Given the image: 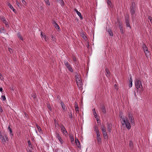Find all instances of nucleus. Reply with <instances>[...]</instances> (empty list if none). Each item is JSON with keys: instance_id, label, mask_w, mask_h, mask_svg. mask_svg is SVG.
Instances as JSON below:
<instances>
[{"instance_id": "obj_32", "label": "nucleus", "mask_w": 152, "mask_h": 152, "mask_svg": "<svg viewBox=\"0 0 152 152\" xmlns=\"http://www.w3.org/2000/svg\"><path fill=\"white\" fill-rule=\"evenodd\" d=\"M96 134V138L101 137L100 134L99 132H97Z\"/></svg>"}, {"instance_id": "obj_63", "label": "nucleus", "mask_w": 152, "mask_h": 152, "mask_svg": "<svg viewBox=\"0 0 152 152\" xmlns=\"http://www.w3.org/2000/svg\"><path fill=\"white\" fill-rule=\"evenodd\" d=\"M114 86H116V84Z\"/></svg>"}, {"instance_id": "obj_30", "label": "nucleus", "mask_w": 152, "mask_h": 152, "mask_svg": "<svg viewBox=\"0 0 152 152\" xmlns=\"http://www.w3.org/2000/svg\"><path fill=\"white\" fill-rule=\"evenodd\" d=\"M94 131H95L96 133L97 132H99L98 128L97 126H95L94 128Z\"/></svg>"}, {"instance_id": "obj_19", "label": "nucleus", "mask_w": 152, "mask_h": 152, "mask_svg": "<svg viewBox=\"0 0 152 152\" xmlns=\"http://www.w3.org/2000/svg\"><path fill=\"white\" fill-rule=\"evenodd\" d=\"M118 23H119V28H120V30L121 33L122 34H123L124 33V32H123V27H122V26L121 25V23H120V21H119V22Z\"/></svg>"}, {"instance_id": "obj_38", "label": "nucleus", "mask_w": 152, "mask_h": 152, "mask_svg": "<svg viewBox=\"0 0 152 152\" xmlns=\"http://www.w3.org/2000/svg\"><path fill=\"white\" fill-rule=\"evenodd\" d=\"M3 23H4V24L6 26H7V27H8V23L6 20H5V21H4Z\"/></svg>"}, {"instance_id": "obj_64", "label": "nucleus", "mask_w": 152, "mask_h": 152, "mask_svg": "<svg viewBox=\"0 0 152 152\" xmlns=\"http://www.w3.org/2000/svg\"><path fill=\"white\" fill-rule=\"evenodd\" d=\"M57 1H59V0H56Z\"/></svg>"}, {"instance_id": "obj_39", "label": "nucleus", "mask_w": 152, "mask_h": 152, "mask_svg": "<svg viewBox=\"0 0 152 152\" xmlns=\"http://www.w3.org/2000/svg\"><path fill=\"white\" fill-rule=\"evenodd\" d=\"M148 19L150 21V22L152 23V18L149 16L148 17Z\"/></svg>"}, {"instance_id": "obj_16", "label": "nucleus", "mask_w": 152, "mask_h": 152, "mask_svg": "<svg viewBox=\"0 0 152 152\" xmlns=\"http://www.w3.org/2000/svg\"><path fill=\"white\" fill-rule=\"evenodd\" d=\"M101 110L103 113L105 114L106 113V108H105V107L104 106H102L101 107Z\"/></svg>"}, {"instance_id": "obj_21", "label": "nucleus", "mask_w": 152, "mask_h": 152, "mask_svg": "<svg viewBox=\"0 0 152 152\" xmlns=\"http://www.w3.org/2000/svg\"><path fill=\"white\" fill-rule=\"evenodd\" d=\"M61 104L63 109L64 110H66L65 106L64 103L62 101H61Z\"/></svg>"}, {"instance_id": "obj_50", "label": "nucleus", "mask_w": 152, "mask_h": 152, "mask_svg": "<svg viewBox=\"0 0 152 152\" xmlns=\"http://www.w3.org/2000/svg\"><path fill=\"white\" fill-rule=\"evenodd\" d=\"M28 144L29 146L31 145V141L30 140H28Z\"/></svg>"}, {"instance_id": "obj_20", "label": "nucleus", "mask_w": 152, "mask_h": 152, "mask_svg": "<svg viewBox=\"0 0 152 152\" xmlns=\"http://www.w3.org/2000/svg\"><path fill=\"white\" fill-rule=\"evenodd\" d=\"M105 71L106 72L105 73V74L106 75L107 77H109L110 75V72L107 69H105Z\"/></svg>"}, {"instance_id": "obj_48", "label": "nucleus", "mask_w": 152, "mask_h": 152, "mask_svg": "<svg viewBox=\"0 0 152 152\" xmlns=\"http://www.w3.org/2000/svg\"><path fill=\"white\" fill-rule=\"evenodd\" d=\"M69 117L70 118H72V112L70 113V114L69 115Z\"/></svg>"}, {"instance_id": "obj_13", "label": "nucleus", "mask_w": 152, "mask_h": 152, "mask_svg": "<svg viewBox=\"0 0 152 152\" xmlns=\"http://www.w3.org/2000/svg\"><path fill=\"white\" fill-rule=\"evenodd\" d=\"M8 6L15 13L16 12V10L12 6V5H11V4H10V3H8Z\"/></svg>"}, {"instance_id": "obj_62", "label": "nucleus", "mask_w": 152, "mask_h": 152, "mask_svg": "<svg viewBox=\"0 0 152 152\" xmlns=\"http://www.w3.org/2000/svg\"><path fill=\"white\" fill-rule=\"evenodd\" d=\"M134 94L135 96H136V93H135V92H134Z\"/></svg>"}, {"instance_id": "obj_47", "label": "nucleus", "mask_w": 152, "mask_h": 152, "mask_svg": "<svg viewBox=\"0 0 152 152\" xmlns=\"http://www.w3.org/2000/svg\"><path fill=\"white\" fill-rule=\"evenodd\" d=\"M73 61H76V58L75 56H73Z\"/></svg>"}, {"instance_id": "obj_58", "label": "nucleus", "mask_w": 152, "mask_h": 152, "mask_svg": "<svg viewBox=\"0 0 152 152\" xmlns=\"http://www.w3.org/2000/svg\"><path fill=\"white\" fill-rule=\"evenodd\" d=\"M34 99L36 97V96L35 95H33V96H32Z\"/></svg>"}, {"instance_id": "obj_15", "label": "nucleus", "mask_w": 152, "mask_h": 152, "mask_svg": "<svg viewBox=\"0 0 152 152\" xmlns=\"http://www.w3.org/2000/svg\"><path fill=\"white\" fill-rule=\"evenodd\" d=\"M129 146L131 150H132L133 149V144L132 140H130L129 142Z\"/></svg>"}, {"instance_id": "obj_41", "label": "nucleus", "mask_w": 152, "mask_h": 152, "mask_svg": "<svg viewBox=\"0 0 152 152\" xmlns=\"http://www.w3.org/2000/svg\"><path fill=\"white\" fill-rule=\"evenodd\" d=\"M75 78H76V80H77V78L78 79H80L79 76L77 74L76 75H75Z\"/></svg>"}, {"instance_id": "obj_54", "label": "nucleus", "mask_w": 152, "mask_h": 152, "mask_svg": "<svg viewBox=\"0 0 152 152\" xmlns=\"http://www.w3.org/2000/svg\"><path fill=\"white\" fill-rule=\"evenodd\" d=\"M41 35L42 37H43L44 35L43 34V33L42 32H41Z\"/></svg>"}, {"instance_id": "obj_25", "label": "nucleus", "mask_w": 152, "mask_h": 152, "mask_svg": "<svg viewBox=\"0 0 152 152\" xmlns=\"http://www.w3.org/2000/svg\"><path fill=\"white\" fill-rule=\"evenodd\" d=\"M97 140L98 143L99 144H100L102 142V139L101 137L97 138Z\"/></svg>"}, {"instance_id": "obj_31", "label": "nucleus", "mask_w": 152, "mask_h": 152, "mask_svg": "<svg viewBox=\"0 0 152 152\" xmlns=\"http://www.w3.org/2000/svg\"><path fill=\"white\" fill-rule=\"evenodd\" d=\"M8 129L9 130V131L10 132V134H11L12 135H13V134H12V131L10 127V125H9V126L8 127Z\"/></svg>"}, {"instance_id": "obj_8", "label": "nucleus", "mask_w": 152, "mask_h": 152, "mask_svg": "<svg viewBox=\"0 0 152 152\" xmlns=\"http://www.w3.org/2000/svg\"><path fill=\"white\" fill-rule=\"evenodd\" d=\"M60 127L62 132L64 134H65L66 133H67V132L65 128L63 125H61Z\"/></svg>"}, {"instance_id": "obj_55", "label": "nucleus", "mask_w": 152, "mask_h": 152, "mask_svg": "<svg viewBox=\"0 0 152 152\" xmlns=\"http://www.w3.org/2000/svg\"><path fill=\"white\" fill-rule=\"evenodd\" d=\"M3 90V89L2 87H0V91H2Z\"/></svg>"}, {"instance_id": "obj_6", "label": "nucleus", "mask_w": 152, "mask_h": 152, "mask_svg": "<svg viewBox=\"0 0 152 152\" xmlns=\"http://www.w3.org/2000/svg\"><path fill=\"white\" fill-rule=\"evenodd\" d=\"M142 48L145 55H148V54L149 53V51L148 48L145 44H143L142 45Z\"/></svg>"}, {"instance_id": "obj_43", "label": "nucleus", "mask_w": 152, "mask_h": 152, "mask_svg": "<svg viewBox=\"0 0 152 152\" xmlns=\"http://www.w3.org/2000/svg\"><path fill=\"white\" fill-rule=\"evenodd\" d=\"M8 50L10 53H12V49L11 48H9Z\"/></svg>"}, {"instance_id": "obj_28", "label": "nucleus", "mask_w": 152, "mask_h": 152, "mask_svg": "<svg viewBox=\"0 0 152 152\" xmlns=\"http://www.w3.org/2000/svg\"><path fill=\"white\" fill-rule=\"evenodd\" d=\"M75 110L76 111L78 112V106L77 104V103L76 102L75 103Z\"/></svg>"}, {"instance_id": "obj_59", "label": "nucleus", "mask_w": 152, "mask_h": 152, "mask_svg": "<svg viewBox=\"0 0 152 152\" xmlns=\"http://www.w3.org/2000/svg\"><path fill=\"white\" fill-rule=\"evenodd\" d=\"M28 152H32V151H31L30 150H29L28 151Z\"/></svg>"}, {"instance_id": "obj_34", "label": "nucleus", "mask_w": 152, "mask_h": 152, "mask_svg": "<svg viewBox=\"0 0 152 152\" xmlns=\"http://www.w3.org/2000/svg\"><path fill=\"white\" fill-rule=\"evenodd\" d=\"M43 38L46 41H47L48 40V38L45 35H44Z\"/></svg>"}, {"instance_id": "obj_24", "label": "nucleus", "mask_w": 152, "mask_h": 152, "mask_svg": "<svg viewBox=\"0 0 152 152\" xmlns=\"http://www.w3.org/2000/svg\"><path fill=\"white\" fill-rule=\"evenodd\" d=\"M36 126L38 131L40 132H42V129L37 124H36Z\"/></svg>"}, {"instance_id": "obj_7", "label": "nucleus", "mask_w": 152, "mask_h": 152, "mask_svg": "<svg viewBox=\"0 0 152 152\" xmlns=\"http://www.w3.org/2000/svg\"><path fill=\"white\" fill-rule=\"evenodd\" d=\"M64 64L65 66L70 72H72L73 71V69L72 68L71 66L67 61H65Z\"/></svg>"}, {"instance_id": "obj_11", "label": "nucleus", "mask_w": 152, "mask_h": 152, "mask_svg": "<svg viewBox=\"0 0 152 152\" xmlns=\"http://www.w3.org/2000/svg\"><path fill=\"white\" fill-rule=\"evenodd\" d=\"M106 31L111 36H113V34L111 29L107 28Z\"/></svg>"}, {"instance_id": "obj_18", "label": "nucleus", "mask_w": 152, "mask_h": 152, "mask_svg": "<svg viewBox=\"0 0 152 152\" xmlns=\"http://www.w3.org/2000/svg\"><path fill=\"white\" fill-rule=\"evenodd\" d=\"M0 138L1 139L2 142L5 144L6 143V141L4 136L3 135L0 136Z\"/></svg>"}, {"instance_id": "obj_40", "label": "nucleus", "mask_w": 152, "mask_h": 152, "mask_svg": "<svg viewBox=\"0 0 152 152\" xmlns=\"http://www.w3.org/2000/svg\"><path fill=\"white\" fill-rule=\"evenodd\" d=\"M1 98L2 99V100H3V101H5L6 99V97H5V96L4 95H2L1 96Z\"/></svg>"}, {"instance_id": "obj_12", "label": "nucleus", "mask_w": 152, "mask_h": 152, "mask_svg": "<svg viewBox=\"0 0 152 152\" xmlns=\"http://www.w3.org/2000/svg\"><path fill=\"white\" fill-rule=\"evenodd\" d=\"M56 137L58 138V139L59 140L61 144L62 143V139L60 136V135L58 133H56Z\"/></svg>"}, {"instance_id": "obj_3", "label": "nucleus", "mask_w": 152, "mask_h": 152, "mask_svg": "<svg viewBox=\"0 0 152 152\" xmlns=\"http://www.w3.org/2000/svg\"><path fill=\"white\" fill-rule=\"evenodd\" d=\"M135 86L136 88L139 90H141L142 86L140 80H136L135 82Z\"/></svg>"}, {"instance_id": "obj_52", "label": "nucleus", "mask_w": 152, "mask_h": 152, "mask_svg": "<svg viewBox=\"0 0 152 152\" xmlns=\"http://www.w3.org/2000/svg\"><path fill=\"white\" fill-rule=\"evenodd\" d=\"M22 3L24 4H25L26 2L24 0H21Z\"/></svg>"}, {"instance_id": "obj_42", "label": "nucleus", "mask_w": 152, "mask_h": 152, "mask_svg": "<svg viewBox=\"0 0 152 152\" xmlns=\"http://www.w3.org/2000/svg\"><path fill=\"white\" fill-rule=\"evenodd\" d=\"M1 20L3 22L5 20V18L4 17H2L1 18Z\"/></svg>"}, {"instance_id": "obj_1", "label": "nucleus", "mask_w": 152, "mask_h": 152, "mask_svg": "<svg viewBox=\"0 0 152 152\" xmlns=\"http://www.w3.org/2000/svg\"><path fill=\"white\" fill-rule=\"evenodd\" d=\"M120 120L121 121V123L122 125H125L126 128L128 129H131V126L127 118L126 117L125 118H123L122 116H120Z\"/></svg>"}, {"instance_id": "obj_26", "label": "nucleus", "mask_w": 152, "mask_h": 152, "mask_svg": "<svg viewBox=\"0 0 152 152\" xmlns=\"http://www.w3.org/2000/svg\"><path fill=\"white\" fill-rule=\"evenodd\" d=\"M51 38H52L51 40L53 41V43L54 44H55V43L56 42V40H55V37H54V36L53 35H51Z\"/></svg>"}, {"instance_id": "obj_35", "label": "nucleus", "mask_w": 152, "mask_h": 152, "mask_svg": "<svg viewBox=\"0 0 152 152\" xmlns=\"http://www.w3.org/2000/svg\"><path fill=\"white\" fill-rule=\"evenodd\" d=\"M18 37L21 40H23V38L20 35V34L19 33H18L17 34Z\"/></svg>"}, {"instance_id": "obj_60", "label": "nucleus", "mask_w": 152, "mask_h": 152, "mask_svg": "<svg viewBox=\"0 0 152 152\" xmlns=\"http://www.w3.org/2000/svg\"><path fill=\"white\" fill-rule=\"evenodd\" d=\"M96 120H97V123H99V122H98V121H99V120L98 119H97V118H96Z\"/></svg>"}, {"instance_id": "obj_51", "label": "nucleus", "mask_w": 152, "mask_h": 152, "mask_svg": "<svg viewBox=\"0 0 152 152\" xmlns=\"http://www.w3.org/2000/svg\"><path fill=\"white\" fill-rule=\"evenodd\" d=\"M58 1L60 2V3H61V4H64V2L62 0H59V1Z\"/></svg>"}, {"instance_id": "obj_23", "label": "nucleus", "mask_w": 152, "mask_h": 152, "mask_svg": "<svg viewBox=\"0 0 152 152\" xmlns=\"http://www.w3.org/2000/svg\"><path fill=\"white\" fill-rule=\"evenodd\" d=\"M94 115L96 118H98V115L96 114V112L95 111V109L93 110Z\"/></svg>"}, {"instance_id": "obj_61", "label": "nucleus", "mask_w": 152, "mask_h": 152, "mask_svg": "<svg viewBox=\"0 0 152 152\" xmlns=\"http://www.w3.org/2000/svg\"><path fill=\"white\" fill-rule=\"evenodd\" d=\"M40 8L42 10L43 9V8L41 6L40 7Z\"/></svg>"}, {"instance_id": "obj_17", "label": "nucleus", "mask_w": 152, "mask_h": 152, "mask_svg": "<svg viewBox=\"0 0 152 152\" xmlns=\"http://www.w3.org/2000/svg\"><path fill=\"white\" fill-rule=\"evenodd\" d=\"M101 129L102 133L106 132V128L104 125H102L101 126Z\"/></svg>"}, {"instance_id": "obj_44", "label": "nucleus", "mask_w": 152, "mask_h": 152, "mask_svg": "<svg viewBox=\"0 0 152 152\" xmlns=\"http://www.w3.org/2000/svg\"><path fill=\"white\" fill-rule=\"evenodd\" d=\"M16 4H17L18 6V7H19V4H20L19 2V1L18 0H16Z\"/></svg>"}, {"instance_id": "obj_29", "label": "nucleus", "mask_w": 152, "mask_h": 152, "mask_svg": "<svg viewBox=\"0 0 152 152\" xmlns=\"http://www.w3.org/2000/svg\"><path fill=\"white\" fill-rule=\"evenodd\" d=\"M80 35L84 39H86V37L85 35L84 34L83 32H82L80 33Z\"/></svg>"}, {"instance_id": "obj_5", "label": "nucleus", "mask_w": 152, "mask_h": 152, "mask_svg": "<svg viewBox=\"0 0 152 152\" xmlns=\"http://www.w3.org/2000/svg\"><path fill=\"white\" fill-rule=\"evenodd\" d=\"M125 23L126 26L128 27H129L130 28H131V27L129 23V15H126L125 16Z\"/></svg>"}, {"instance_id": "obj_14", "label": "nucleus", "mask_w": 152, "mask_h": 152, "mask_svg": "<svg viewBox=\"0 0 152 152\" xmlns=\"http://www.w3.org/2000/svg\"><path fill=\"white\" fill-rule=\"evenodd\" d=\"M75 142L77 145V147L78 148H80V147L81 146H80V142L79 141V140L77 139H75Z\"/></svg>"}, {"instance_id": "obj_4", "label": "nucleus", "mask_w": 152, "mask_h": 152, "mask_svg": "<svg viewBox=\"0 0 152 152\" xmlns=\"http://www.w3.org/2000/svg\"><path fill=\"white\" fill-rule=\"evenodd\" d=\"M128 118L130 122V123L131 124V125H134V118L133 117V116L132 114H131L130 113H129L128 115Z\"/></svg>"}, {"instance_id": "obj_45", "label": "nucleus", "mask_w": 152, "mask_h": 152, "mask_svg": "<svg viewBox=\"0 0 152 152\" xmlns=\"http://www.w3.org/2000/svg\"><path fill=\"white\" fill-rule=\"evenodd\" d=\"M70 139H71V141L72 142L74 141V137H70Z\"/></svg>"}, {"instance_id": "obj_37", "label": "nucleus", "mask_w": 152, "mask_h": 152, "mask_svg": "<svg viewBox=\"0 0 152 152\" xmlns=\"http://www.w3.org/2000/svg\"><path fill=\"white\" fill-rule=\"evenodd\" d=\"M107 4L110 6H111V1L110 0H107Z\"/></svg>"}, {"instance_id": "obj_22", "label": "nucleus", "mask_w": 152, "mask_h": 152, "mask_svg": "<svg viewBox=\"0 0 152 152\" xmlns=\"http://www.w3.org/2000/svg\"><path fill=\"white\" fill-rule=\"evenodd\" d=\"M102 134L105 139H108L107 135L106 132L102 133Z\"/></svg>"}, {"instance_id": "obj_46", "label": "nucleus", "mask_w": 152, "mask_h": 152, "mask_svg": "<svg viewBox=\"0 0 152 152\" xmlns=\"http://www.w3.org/2000/svg\"><path fill=\"white\" fill-rule=\"evenodd\" d=\"M132 82H130V83L129 84V87H132Z\"/></svg>"}, {"instance_id": "obj_57", "label": "nucleus", "mask_w": 152, "mask_h": 152, "mask_svg": "<svg viewBox=\"0 0 152 152\" xmlns=\"http://www.w3.org/2000/svg\"><path fill=\"white\" fill-rule=\"evenodd\" d=\"M75 11L77 12H77H79L77 9H75Z\"/></svg>"}, {"instance_id": "obj_2", "label": "nucleus", "mask_w": 152, "mask_h": 152, "mask_svg": "<svg viewBox=\"0 0 152 152\" xmlns=\"http://www.w3.org/2000/svg\"><path fill=\"white\" fill-rule=\"evenodd\" d=\"M136 4L134 2H132L131 6L130 7V12L132 15H133L136 11Z\"/></svg>"}, {"instance_id": "obj_53", "label": "nucleus", "mask_w": 152, "mask_h": 152, "mask_svg": "<svg viewBox=\"0 0 152 152\" xmlns=\"http://www.w3.org/2000/svg\"><path fill=\"white\" fill-rule=\"evenodd\" d=\"M130 82H132V80L131 78V77L130 78V79L129 80Z\"/></svg>"}, {"instance_id": "obj_49", "label": "nucleus", "mask_w": 152, "mask_h": 152, "mask_svg": "<svg viewBox=\"0 0 152 152\" xmlns=\"http://www.w3.org/2000/svg\"><path fill=\"white\" fill-rule=\"evenodd\" d=\"M3 111V110L2 109V107L0 106V112L1 113Z\"/></svg>"}, {"instance_id": "obj_33", "label": "nucleus", "mask_w": 152, "mask_h": 152, "mask_svg": "<svg viewBox=\"0 0 152 152\" xmlns=\"http://www.w3.org/2000/svg\"><path fill=\"white\" fill-rule=\"evenodd\" d=\"M77 14L79 16L80 18L81 19H82L83 18V17L81 15V14L80 12H77Z\"/></svg>"}, {"instance_id": "obj_27", "label": "nucleus", "mask_w": 152, "mask_h": 152, "mask_svg": "<svg viewBox=\"0 0 152 152\" xmlns=\"http://www.w3.org/2000/svg\"><path fill=\"white\" fill-rule=\"evenodd\" d=\"M54 26L55 27L56 29H60L59 27V26L56 22H54Z\"/></svg>"}, {"instance_id": "obj_9", "label": "nucleus", "mask_w": 152, "mask_h": 152, "mask_svg": "<svg viewBox=\"0 0 152 152\" xmlns=\"http://www.w3.org/2000/svg\"><path fill=\"white\" fill-rule=\"evenodd\" d=\"M112 124L110 123H107V130L109 132H110L112 129Z\"/></svg>"}, {"instance_id": "obj_36", "label": "nucleus", "mask_w": 152, "mask_h": 152, "mask_svg": "<svg viewBox=\"0 0 152 152\" xmlns=\"http://www.w3.org/2000/svg\"><path fill=\"white\" fill-rule=\"evenodd\" d=\"M45 3L48 5H50V3L49 0H44Z\"/></svg>"}, {"instance_id": "obj_10", "label": "nucleus", "mask_w": 152, "mask_h": 152, "mask_svg": "<svg viewBox=\"0 0 152 152\" xmlns=\"http://www.w3.org/2000/svg\"><path fill=\"white\" fill-rule=\"evenodd\" d=\"M76 81L78 86L79 87H81L82 85V83L81 81L80 80V79H78V78L77 79Z\"/></svg>"}, {"instance_id": "obj_56", "label": "nucleus", "mask_w": 152, "mask_h": 152, "mask_svg": "<svg viewBox=\"0 0 152 152\" xmlns=\"http://www.w3.org/2000/svg\"><path fill=\"white\" fill-rule=\"evenodd\" d=\"M5 138H6V140L7 141L8 140V138H7L6 134H5Z\"/></svg>"}]
</instances>
